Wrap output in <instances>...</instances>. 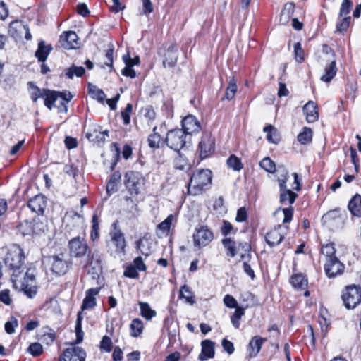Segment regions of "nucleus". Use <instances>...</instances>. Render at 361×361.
<instances>
[{"label":"nucleus","instance_id":"obj_1","mask_svg":"<svg viewBox=\"0 0 361 361\" xmlns=\"http://www.w3.org/2000/svg\"><path fill=\"white\" fill-rule=\"evenodd\" d=\"M25 255L23 250L19 245H13L7 251L4 257L5 264L13 271L12 275V281L16 283L18 281V274L20 273V269L24 265Z\"/></svg>","mask_w":361,"mask_h":361},{"label":"nucleus","instance_id":"obj_2","mask_svg":"<svg viewBox=\"0 0 361 361\" xmlns=\"http://www.w3.org/2000/svg\"><path fill=\"white\" fill-rule=\"evenodd\" d=\"M212 171L209 169H201L195 171L188 183V193L198 195L206 190V187L212 183Z\"/></svg>","mask_w":361,"mask_h":361},{"label":"nucleus","instance_id":"obj_3","mask_svg":"<svg viewBox=\"0 0 361 361\" xmlns=\"http://www.w3.org/2000/svg\"><path fill=\"white\" fill-rule=\"evenodd\" d=\"M342 300L345 308L354 309L361 302V288L350 285L342 293Z\"/></svg>","mask_w":361,"mask_h":361},{"label":"nucleus","instance_id":"obj_4","mask_svg":"<svg viewBox=\"0 0 361 361\" xmlns=\"http://www.w3.org/2000/svg\"><path fill=\"white\" fill-rule=\"evenodd\" d=\"M186 137L182 129H174L167 133L165 142L169 148L178 152L185 146Z\"/></svg>","mask_w":361,"mask_h":361},{"label":"nucleus","instance_id":"obj_5","mask_svg":"<svg viewBox=\"0 0 361 361\" xmlns=\"http://www.w3.org/2000/svg\"><path fill=\"white\" fill-rule=\"evenodd\" d=\"M49 263L51 264V271L58 275L65 274L71 264L68 255L65 253L50 256Z\"/></svg>","mask_w":361,"mask_h":361},{"label":"nucleus","instance_id":"obj_6","mask_svg":"<svg viewBox=\"0 0 361 361\" xmlns=\"http://www.w3.org/2000/svg\"><path fill=\"white\" fill-rule=\"evenodd\" d=\"M16 286L20 283V288L29 298H32L37 293V286L35 283V271L34 269H28L24 274L23 280L18 279Z\"/></svg>","mask_w":361,"mask_h":361},{"label":"nucleus","instance_id":"obj_7","mask_svg":"<svg viewBox=\"0 0 361 361\" xmlns=\"http://www.w3.org/2000/svg\"><path fill=\"white\" fill-rule=\"evenodd\" d=\"M192 238L194 246L201 248L208 245L212 241L214 233L207 226H200L195 228Z\"/></svg>","mask_w":361,"mask_h":361},{"label":"nucleus","instance_id":"obj_8","mask_svg":"<svg viewBox=\"0 0 361 361\" xmlns=\"http://www.w3.org/2000/svg\"><path fill=\"white\" fill-rule=\"evenodd\" d=\"M87 257L90 266L88 274L92 276L93 279H97L99 278L103 271V255L97 250L93 252L89 251Z\"/></svg>","mask_w":361,"mask_h":361},{"label":"nucleus","instance_id":"obj_9","mask_svg":"<svg viewBox=\"0 0 361 361\" xmlns=\"http://www.w3.org/2000/svg\"><path fill=\"white\" fill-rule=\"evenodd\" d=\"M124 184L131 194L137 195L140 192V187L143 183V178L141 173L129 171L125 174Z\"/></svg>","mask_w":361,"mask_h":361},{"label":"nucleus","instance_id":"obj_10","mask_svg":"<svg viewBox=\"0 0 361 361\" xmlns=\"http://www.w3.org/2000/svg\"><path fill=\"white\" fill-rule=\"evenodd\" d=\"M215 140L210 133H204L198 145L201 159L207 158L214 152Z\"/></svg>","mask_w":361,"mask_h":361},{"label":"nucleus","instance_id":"obj_11","mask_svg":"<svg viewBox=\"0 0 361 361\" xmlns=\"http://www.w3.org/2000/svg\"><path fill=\"white\" fill-rule=\"evenodd\" d=\"M71 255L75 257H82L86 254L88 255L89 249L87 244L84 238L75 237L72 238L68 243Z\"/></svg>","mask_w":361,"mask_h":361},{"label":"nucleus","instance_id":"obj_12","mask_svg":"<svg viewBox=\"0 0 361 361\" xmlns=\"http://www.w3.org/2000/svg\"><path fill=\"white\" fill-rule=\"evenodd\" d=\"M86 353L80 347L71 344V347L66 349L59 361H85Z\"/></svg>","mask_w":361,"mask_h":361},{"label":"nucleus","instance_id":"obj_13","mask_svg":"<svg viewBox=\"0 0 361 361\" xmlns=\"http://www.w3.org/2000/svg\"><path fill=\"white\" fill-rule=\"evenodd\" d=\"M286 230L287 227H283L281 225L275 226L266 234V242L270 247L279 245L286 234Z\"/></svg>","mask_w":361,"mask_h":361},{"label":"nucleus","instance_id":"obj_14","mask_svg":"<svg viewBox=\"0 0 361 361\" xmlns=\"http://www.w3.org/2000/svg\"><path fill=\"white\" fill-rule=\"evenodd\" d=\"M345 266L338 257L329 258L325 260L324 271L327 277L334 278L343 272Z\"/></svg>","mask_w":361,"mask_h":361},{"label":"nucleus","instance_id":"obj_15","mask_svg":"<svg viewBox=\"0 0 361 361\" xmlns=\"http://www.w3.org/2000/svg\"><path fill=\"white\" fill-rule=\"evenodd\" d=\"M114 229L110 232L111 243L114 247L116 253H125L126 246L124 234L120 229L116 228V224H113Z\"/></svg>","mask_w":361,"mask_h":361},{"label":"nucleus","instance_id":"obj_16","mask_svg":"<svg viewBox=\"0 0 361 361\" xmlns=\"http://www.w3.org/2000/svg\"><path fill=\"white\" fill-rule=\"evenodd\" d=\"M79 38L73 31L63 32L60 36V42L62 47L66 49H76L79 47Z\"/></svg>","mask_w":361,"mask_h":361},{"label":"nucleus","instance_id":"obj_17","mask_svg":"<svg viewBox=\"0 0 361 361\" xmlns=\"http://www.w3.org/2000/svg\"><path fill=\"white\" fill-rule=\"evenodd\" d=\"M182 128L183 131H184L186 135H190L199 132L201 129V126L195 116L190 114L183 119Z\"/></svg>","mask_w":361,"mask_h":361},{"label":"nucleus","instance_id":"obj_18","mask_svg":"<svg viewBox=\"0 0 361 361\" xmlns=\"http://www.w3.org/2000/svg\"><path fill=\"white\" fill-rule=\"evenodd\" d=\"M47 205L46 197L42 195H37L30 199L27 202L28 207L34 212L42 214H43Z\"/></svg>","mask_w":361,"mask_h":361},{"label":"nucleus","instance_id":"obj_19","mask_svg":"<svg viewBox=\"0 0 361 361\" xmlns=\"http://www.w3.org/2000/svg\"><path fill=\"white\" fill-rule=\"evenodd\" d=\"M214 342L210 340H204L201 343L202 351L198 356L200 361H205L214 357Z\"/></svg>","mask_w":361,"mask_h":361},{"label":"nucleus","instance_id":"obj_20","mask_svg":"<svg viewBox=\"0 0 361 361\" xmlns=\"http://www.w3.org/2000/svg\"><path fill=\"white\" fill-rule=\"evenodd\" d=\"M178 59L176 45L175 44H171L164 54V59L163 61V66L164 68H173L176 66Z\"/></svg>","mask_w":361,"mask_h":361},{"label":"nucleus","instance_id":"obj_21","mask_svg":"<svg viewBox=\"0 0 361 361\" xmlns=\"http://www.w3.org/2000/svg\"><path fill=\"white\" fill-rule=\"evenodd\" d=\"M303 111L308 123H314L318 120L319 113L317 106L314 102L309 101L306 103L303 106Z\"/></svg>","mask_w":361,"mask_h":361},{"label":"nucleus","instance_id":"obj_22","mask_svg":"<svg viewBox=\"0 0 361 361\" xmlns=\"http://www.w3.org/2000/svg\"><path fill=\"white\" fill-rule=\"evenodd\" d=\"M38 336L39 341L47 345H49L55 340L56 334L52 329L49 326H44L41 329Z\"/></svg>","mask_w":361,"mask_h":361},{"label":"nucleus","instance_id":"obj_23","mask_svg":"<svg viewBox=\"0 0 361 361\" xmlns=\"http://www.w3.org/2000/svg\"><path fill=\"white\" fill-rule=\"evenodd\" d=\"M51 50L52 47L50 44L46 45L44 41H40L35 52V56L39 61L44 62L47 59Z\"/></svg>","mask_w":361,"mask_h":361},{"label":"nucleus","instance_id":"obj_24","mask_svg":"<svg viewBox=\"0 0 361 361\" xmlns=\"http://www.w3.org/2000/svg\"><path fill=\"white\" fill-rule=\"evenodd\" d=\"M280 191V202L282 204H285L287 202L292 204L294 203L295 199L298 197V195L287 188L286 187L279 188Z\"/></svg>","mask_w":361,"mask_h":361},{"label":"nucleus","instance_id":"obj_25","mask_svg":"<svg viewBox=\"0 0 361 361\" xmlns=\"http://www.w3.org/2000/svg\"><path fill=\"white\" fill-rule=\"evenodd\" d=\"M348 209L353 216H361V195L356 194L350 200L348 203Z\"/></svg>","mask_w":361,"mask_h":361},{"label":"nucleus","instance_id":"obj_26","mask_svg":"<svg viewBox=\"0 0 361 361\" xmlns=\"http://www.w3.org/2000/svg\"><path fill=\"white\" fill-rule=\"evenodd\" d=\"M59 92L50 90L46 89L44 93L43 99L44 101V105L49 109H52L54 104L59 98Z\"/></svg>","mask_w":361,"mask_h":361},{"label":"nucleus","instance_id":"obj_27","mask_svg":"<svg viewBox=\"0 0 361 361\" xmlns=\"http://www.w3.org/2000/svg\"><path fill=\"white\" fill-rule=\"evenodd\" d=\"M266 340V338L258 336H254L249 343V347L252 350V352L250 353V355L256 356L260 351L262 344Z\"/></svg>","mask_w":361,"mask_h":361},{"label":"nucleus","instance_id":"obj_28","mask_svg":"<svg viewBox=\"0 0 361 361\" xmlns=\"http://www.w3.org/2000/svg\"><path fill=\"white\" fill-rule=\"evenodd\" d=\"M290 282L295 289H305L307 286V279L301 274L291 276Z\"/></svg>","mask_w":361,"mask_h":361},{"label":"nucleus","instance_id":"obj_29","mask_svg":"<svg viewBox=\"0 0 361 361\" xmlns=\"http://www.w3.org/2000/svg\"><path fill=\"white\" fill-rule=\"evenodd\" d=\"M295 4L292 2L286 3L281 13L280 21L282 24H286L294 13Z\"/></svg>","mask_w":361,"mask_h":361},{"label":"nucleus","instance_id":"obj_30","mask_svg":"<svg viewBox=\"0 0 361 361\" xmlns=\"http://www.w3.org/2000/svg\"><path fill=\"white\" fill-rule=\"evenodd\" d=\"M121 179V173L119 171L114 172L107 183L106 192L108 193H113L117 191V186L120 183Z\"/></svg>","mask_w":361,"mask_h":361},{"label":"nucleus","instance_id":"obj_31","mask_svg":"<svg viewBox=\"0 0 361 361\" xmlns=\"http://www.w3.org/2000/svg\"><path fill=\"white\" fill-rule=\"evenodd\" d=\"M325 73L321 77V80L325 82H329L336 74L337 68L336 61H331L325 68Z\"/></svg>","mask_w":361,"mask_h":361},{"label":"nucleus","instance_id":"obj_32","mask_svg":"<svg viewBox=\"0 0 361 361\" xmlns=\"http://www.w3.org/2000/svg\"><path fill=\"white\" fill-rule=\"evenodd\" d=\"M27 85L30 89V98L33 102L36 103L39 98L43 99L46 89L39 88L33 82H29Z\"/></svg>","mask_w":361,"mask_h":361},{"label":"nucleus","instance_id":"obj_33","mask_svg":"<svg viewBox=\"0 0 361 361\" xmlns=\"http://www.w3.org/2000/svg\"><path fill=\"white\" fill-rule=\"evenodd\" d=\"M137 250L143 255L148 257L151 253L150 243L145 238H140L136 242Z\"/></svg>","mask_w":361,"mask_h":361},{"label":"nucleus","instance_id":"obj_34","mask_svg":"<svg viewBox=\"0 0 361 361\" xmlns=\"http://www.w3.org/2000/svg\"><path fill=\"white\" fill-rule=\"evenodd\" d=\"M237 90H238V87H237L236 80L234 77H232L229 80L228 85L226 90L225 95L222 98V99H228V100L233 99L235 95Z\"/></svg>","mask_w":361,"mask_h":361},{"label":"nucleus","instance_id":"obj_35","mask_svg":"<svg viewBox=\"0 0 361 361\" xmlns=\"http://www.w3.org/2000/svg\"><path fill=\"white\" fill-rule=\"evenodd\" d=\"M83 319V317L82 315V312H79L77 315V319L75 322V334H76V340L74 343L78 344L80 343L83 340L84 332L82 329V321Z\"/></svg>","mask_w":361,"mask_h":361},{"label":"nucleus","instance_id":"obj_36","mask_svg":"<svg viewBox=\"0 0 361 361\" xmlns=\"http://www.w3.org/2000/svg\"><path fill=\"white\" fill-rule=\"evenodd\" d=\"M312 130L309 127H304L302 132L298 135V141L302 145L310 143L312 140Z\"/></svg>","mask_w":361,"mask_h":361},{"label":"nucleus","instance_id":"obj_37","mask_svg":"<svg viewBox=\"0 0 361 361\" xmlns=\"http://www.w3.org/2000/svg\"><path fill=\"white\" fill-rule=\"evenodd\" d=\"M123 60L126 64V67L122 70V75L130 78H135L136 73L135 70L133 68V66L130 65L128 60V53L123 56Z\"/></svg>","mask_w":361,"mask_h":361},{"label":"nucleus","instance_id":"obj_38","mask_svg":"<svg viewBox=\"0 0 361 361\" xmlns=\"http://www.w3.org/2000/svg\"><path fill=\"white\" fill-rule=\"evenodd\" d=\"M222 244L224 245V247L226 250V254L227 255L233 257L236 255V246H235V242L229 238H226L222 240Z\"/></svg>","mask_w":361,"mask_h":361},{"label":"nucleus","instance_id":"obj_39","mask_svg":"<svg viewBox=\"0 0 361 361\" xmlns=\"http://www.w3.org/2000/svg\"><path fill=\"white\" fill-rule=\"evenodd\" d=\"M244 314L245 309L241 307H237L233 314L231 317V324L235 329H239L240 319Z\"/></svg>","mask_w":361,"mask_h":361},{"label":"nucleus","instance_id":"obj_40","mask_svg":"<svg viewBox=\"0 0 361 361\" xmlns=\"http://www.w3.org/2000/svg\"><path fill=\"white\" fill-rule=\"evenodd\" d=\"M141 315L146 319H151L156 315V312L151 309L149 305L147 302H139Z\"/></svg>","mask_w":361,"mask_h":361},{"label":"nucleus","instance_id":"obj_41","mask_svg":"<svg viewBox=\"0 0 361 361\" xmlns=\"http://www.w3.org/2000/svg\"><path fill=\"white\" fill-rule=\"evenodd\" d=\"M130 328L131 330L130 335L133 337L139 336L143 330V324L141 320L139 319H135L132 321Z\"/></svg>","mask_w":361,"mask_h":361},{"label":"nucleus","instance_id":"obj_42","mask_svg":"<svg viewBox=\"0 0 361 361\" xmlns=\"http://www.w3.org/2000/svg\"><path fill=\"white\" fill-rule=\"evenodd\" d=\"M59 98L62 99V101L60 102V106H59V112H66L67 111V106L66 104L71 100L73 98V95L71 92L65 91V92H59Z\"/></svg>","mask_w":361,"mask_h":361},{"label":"nucleus","instance_id":"obj_43","mask_svg":"<svg viewBox=\"0 0 361 361\" xmlns=\"http://www.w3.org/2000/svg\"><path fill=\"white\" fill-rule=\"evenodd\" d=\"M18 229L23 235H30L35 233L32 221H25L20 223Z\"/></svg>","mask_w":361,"mask_h":361},{"label":"nucleus","instance_id":"obj_44","mask_svg":"<svg viewBox=\"0 0 361 361\" xmlns=\"http://www.w3.org/2000/svg\"><path fill=\"white\" fill-rule=\"evenodd\" d=\"M322 254L325 257V260L329 258L337 257L336 256V248L334 244L331 243L326 245H322L321 250Z\"/></svg>","mask_w":361,"mask_h":361},{"label":"nucleus","instance_id":"obj_45","mask_svg":"<svg viewBox=\"0 0 361 361\" xmlns=\"http://www.w3.org/2000/svg\"><path fill=\"white\" fill-rule=\"evenodd\" d=\"M92 230L90 233V238L92 241H95L99 238V226L98 216L96 214H94L92 219Z\"/></svg>","mask_w":361,"mask_h":361},{"label":"nucleus","instance_id":"obj_46","mask_svg":"<svg viewBox=\"0 0 361 361\" xmlns=\"http://www.w3.org/2000/svg\"><path fill=\"white\" fill-rule=\"evenodd\" d=\"M85 70L83 67L73 65L66 70V75L68 78L73 79L74 75L81 77L85 73Z\"/></svg>","mask_w":361,"mask_h":361},{"label":"nucleus","instance_id":"obj_47","mask_svg":"<svg viewBox=\"0 0 361 361\" xmlns=\"http://www.w3.org/2000/svg\"><path fill=\"white\" fill-rule=\"evenodd\" d=\"M227 164L229 168L236 171H239L243 168L240 159L233 154L231 155L227 159Z\"/></svg>","mask_w":361,"mask_h":361},{"label":"nucleus","instance_id":"obj_48","mask_svg":"<svg viewBox=\"0 0 361 361\" xmlns=\"http://www.w3.org/2000/svg\"><path fill=\"white\" fill-rule=\"evenodd\" d=\"M279 177H278V183L279 188L286 187V182L289 178V173L286 169L283 166H279L278 169Z\"/></svg>","mask_w":361,"mask_h":361},{"label":"nucleus","instance_id":"obj_49","mask_svg":"<svg viewBox=\"0 0 361 361\" xmlns=\"http://www.w3.org/2000/svg\"><path fill=\"white\" fill-rule=\"evenodd\" d=\"M89 93L92 95V98L97 99L100 102H103L106 97L102 90L91 84L89 85Z\"/></svg>","mask_w":361,"mask_h":361},{"label":"nucleus","instance_id":"obj_50","mask_svg":"<svg viewBox=\"0 0 361 361\" xmlns=\"http://www.w3.org/2000/svg\"><path fill=\"white\" fill-rule=\"evenodd\" d=\"M264 131L267 133V139L269 142L276 144L279 141V138L276 135V128L271 126L269 125L264 128Z\"/></svg>","mask_w":361,"mask_h":361},{"label":"nucleus","instance_id":"obj_51","mask_svg":"<svg viewBox=\"0 0 361 361\" xmlns=\"http://www.w3.org/2000/svg\"><path fill=\"white\" fill-rule=\"evenodd\" d=\"M259 166L269 173H274L276 171L275 163L269 157L264 158L259 162Z\"/></svg>","mask_w":361,"mask_h":361},{"label":"nucleus","instance_id":"obj_52","mask_svg":"<svg viewBox=\"0 0 361 361\" xmlns=\"http://www.w3.org/2000/svg\"><path fill=\"white\" fill-rule=\"evenodd\" d=\"M156 130L157 127L155 126L153 128V131L155 132ZM160 141L161 136L157 133H154L153 134L150 135L148 137L149 146L151 148H159Z\"/></svg>","mask_w":361,"mask_h":361},{"label":"nucleus","instance_id":"obj_53","mask_svg":"<svg viewBox=\"0 0 361 361\" xmlns=\"http://www.w3.org/2000/svg\"><path fill=\"white\" fill-rule=\"evenodd\" d=\"M180 298H185L187 302L191 304L195 302L192 293L190 291L189 287L186 285H184L181 287L180 290Z\"/></svg>","mask_w":361,"mask_h":361},{"label":"nucleus","instance_id":"obj_54","mask_svg":"<svg viewBox=\"0 0 361 361\" xmlns=\"http://www.w3.org/2000/svg\"><path fill=\"white\" fill-rule=\"evenodd\" d=\"M27 352L32 356L37 357L43 352L42 345L39 343H32L29 345Z\"/></svg>","mask_w":361,"mask_h":361},{"label":"nucleus","instance_id":"obj_55","mask_svg":"<svg viewBox=\"0 0 361 361\" xmlns=\"http://www.w3.org/2000/svg\"><path fill=\"white\" fill-rule=\"evenodd\" d=\"M18 326V320L14 317H11L10 320L4 324L5 331L8 334H13L15 332L16 327Z\"/></svg>","mask_w":361,"mask_h":361},{"label":"nucleus","instance_id":"obj_56","mask_svg":"<svg viewBox=\"0 0 361 361\" xmlns=\"http://www.w3.org/2000/svg\"><path fill=\"white\" fill-rule=\"evenodd\" d=\"M173 220L174 216L173 214H170L164 221L160 223L157 226V227L159 229L161 230L164 232H168L170 230L171 226Z\"/></svg>","mask_w":361,"mask_h":361},{"label":"nucleus","instance_id":"obj_57","mask_svg":"<svg viewBox=\"0 0 361 361\" xmlns=\"http://www.w3.org/2000/svg\"><path fill=\"white\" fill-rule=\"evenodd\" d=\"M322 219L325 221H331V220H336L338 219L343 222V219L341 216L340 211L338 209H334L328 212L326 214H325Z\"/></svg>","mask_w":361,"mask_h":361},{"label":"nucleus","instance_id":"obj_58","mask_svg":"<svg viewBox=\"0 0 361 361\" xmlns=\"http://www.w3.org/2000/svg\"><path fill=\"white\" fill-rule=\"evenodd\" d=\"M353 7V2L351 0H343L341 6L339 11L341 17L348 14Z\"/></svg>","mask_w":361,"mask_h":361},{"label":"nucleus","instance_id":"obj_59","mask_svg":"<svg viewBox=\"0 0 361 361\" xmlns=\"http://www.w3.org/2000/svg\"><path fill=\"white\" fill-rule=\"evenodd\" d=\"M100 348L106 353H109L112 348V342L108 336H103L100 342Z\"/></svg>","mask_w":361,"mask_h":361},{"label":"nucleus","instance_id":"obj_60","mask_svg":"<svg viewBox=\"0 0 361 361\" xmlns=\"http://www.w3.org/2000/svg\"><path fill=\"white\" fill-rule=\"evenodd\" d=\"M133 111V106L131 104H128L125 109L121 112V117L123 121V123L128 125L130 121V114Z\"/></svg>","mask_w":361,"mask_h":361},{"label":"nucleus","instance_id":"obj_61","mask_svg":"<svg viewBox=\"0 0 361 361\" xmlns=\"http://www.w3.org/2000/svg\"><path fill=\"white\" fill-rule=\"evenodd\" d=\"M123 275L128 278L136 279L138 277L139 274L135 266L130 264L125 269Z\"/></svg>","mask_w":361,"mask_h":361},{"label":"nucleus","instance_id":"obj_62","mask_svg":"<svg viewBox=\"0 0 361 361\" xmlns=\"http://www.w3.org/2000/svg\"><path fill=\"white\" fill-rule=\"evenodd\" d=\"M350 16H347L341 19L336 25V30L339 32L347 30L350 25Z\"/></svg>","mask_w":361,"mask_h":361},{"label":"nucleus","instance_id":"obj_63","mask_svg":"<svg viewBox=\"0 0 361 361\" xmlns=\"http://www.w3.org/2000/svg\"><path fill=\"white\" fill-rule=\"evenodd\" d=\"M96 305V299L94 297L85 296L82 304V310L94 307Z\"/></svg>","mask_w":361,"mask_h":361},{"label":"nucleus","instance_id":"obj_64","mask_svg":"<svg viewBox=\"0 0 361 361\" xmlns=\"http://www.w3.org/2000/svg\"><path fill=\"white\" fill-rule=\"evenodd\" d=\"M294 53L295 59L297 61L302 62L304 60V51L300 42H297L294 44Z\"/></svg>","mask_w":361,"mask_h":361}]
</instances>
